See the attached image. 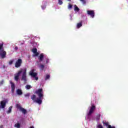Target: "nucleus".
Segmentation results:
<instances>
[{
    "label": "nucleus",
    "mask_w": 128,
    "mask_h": 128,
    "mask_svg": "<svg viewBox=\"0 0 128 128\" xmlns=\"http://www.w3.org/2000/svg\"><path fill=\"white\" fill-rule=\"evenodd\" d=\"M46 64H48V60H46Z\"/></svg>",
    "instance_id": "f704fd0d"
},
{
    "label": "nucleus",
    "mask_w": 128,
    "mask_h": 128,
    "mask_svg": "<svg viewBox=\"0 0 128 128\" xmlns=\"http://www.w3.org/2000/svg\"><path fill=\"white\" fill-rule=\"evenodd\" d=\"M68 2H72V0H67Z\"/></svg>",
    "instance_id": "c9c22d12"
},
{
    "label": "nucleus",
    "mask_w": 128,
    "mask_h": 128,
    "mask_svg": "<svg viewBox=\"0 0 128 128\" xmlns=\"http://www.w3.org/2000/svg\"><path fill=\"white\" fill-rule=\"evenodd\" d=\"M16 94L18 96H22V91L20 89H18L16 90Z\"/></svg>",
    "instance_id": "4468645a"
},
{
    "label": "nucleus",
    "mask_w": 128,
    "mask_h": 128,
    "mask_svg": "<svg viewBox=\"0 0 128 128\" xmlns=\"http://www.w3.org/2000/svg\"><path fill=\"white\" fill-rule=\"evenodd\" d=\"M24 96L26 98H28V96H30V93H28L27 94H25Z\"/></svg>",
    "instance_id": "7c9ffc66"
},
{
    "label": "nucleus",
    "mask_w": 128,
    "mask_h": 128,
    "mask_svg": "<svg viewBox=\"0 0 128 128\" xmlns=\"http://www.w3.org/2000/svg\"><path fill=\"white\" fill-rule=\"evenodd\" d=\"M80 2H82V4H86V0H80Z\"/></svg>",
    "instance_id": "393cba45"
},
{
    "label": "nucleus",
    "mask_w": 128,
    "mask_h": 128,
    "mask_svg": "<svg viewBox=\"0 0 128 128\" xmlns=\"http://www.w3.org/2000/svg\"><path fill=\"white\" fill-rule=\"evenodd\" d=\"M36 96L34 94L32 95L31 96V98L32 100H34V102H36Z\"/></svg>",
    "instance_id": "f3484780"
},
{
    "label": "nucleus",
    "mask_w": 128,
    "mask_h": 128,
    "mask_svg": "<svg viewBox=\"0 0 128 128\" xmlns=\"http://www.w3.org/2000/svg\"><path fill=\"white\" fill-rule=\"evenodd\" d=\"M21 74H22V77L21 78V80H24V82H26V80H28V79L26 78V68L20 69V70L16 74H14V80H16V82L18 81V80H20V76Z\"/></svg>",
    "instance_id": "f257e3e1"
},
{
    "label": "nucleus",
    "mask_w": 128,
    "mask_h": 128,
    "mask_svg": "<svg viewBox=\"0 0 128 128\" xmlns=\"http://www.w3.org/2000/svg\"><path fill=\"white\" fill-rule=\"evenodd\" d=\"M12 106L9 107L8 110L7 111V114H10L12 112Z\"/></svg>",
    "instance_id": "a211bd4d"
},
{
    "label": "nucleus",
    "mask_w": 128,
    "mask_h": 128,
    "mask_svg": "<svg viewBox=\"0 0 128 128\" xmlns=\"http://www.w3.org/2000/svg\"><path fill=\"white\" fill-rule=\"evenodd\" d=\"M29 76H31L32 78H34L36 80H38V77H36V76H38V73L34 72V70L29 72Z\"/></svg>",
    "instance_id": "20e7f679"
},
{
    "label": "nucleus",
    "mask_w": 128,
    "mask_h": 128,
    "mask_svg": "<svg viewBox=\"0 0 128 128\" xmlns=\"http://www.w3.org/2000/svg\"><path fill=\"white\" fill-rule=\"evenodd\" d=\"M40 68L41 70H44V65L41 64L40 66Z\"/></svg>",
    "instance_id": "a878e982"
},
{
    "label": "nucleus",
    "mask_w": 128,
    "mask_h": 128,
    "mask_svg": "<svg viewBox=\"0 0 128 128\" xmlns=\"http://www.w3.org/2000/svg\"><path fill=\"white\" fill-rule=\"evenodd\" d=\"M104 126H106L107 128H116L114 126H111L108 124V122H103Z\"/></svg>",
    "instance_id": "9d476101"
},
{
    "label": "nucleus",
    "mask_w": 128,
    "mask_h": 128,
    "mask_svg": "<svg viewBox=\"0 0 128 128\" xmlns=\"http://www.w3.org/2000/svg\"><path fill=\"white\" fill-rule=\"evenodd\" d=\"M10 84H11V92H12V94H14V90H16V86L14 85V84L12 81H10Z\"/></svg>",
    "instance_id": "1a4fd4ad"
},
{
    "label": "nucleus",
    "mask_w": 128,
    "mask_h": 128,
    "mask_svg": "<svg viewBox=\"0 0 128 128\" xmlns=\"http://www.w3.org/2000/svg\"><path fill=\"white\" fill-rule=\"evenodd\" d=\"M96 128H104V127L102 126V124H99L97 125Z\"/></svg>",
    "instance_id": "c85d7f7f"
},
{
    "label": "nucleus",
    "mask_w": 128,
    "mask_h": 128,
    "mask_svg": "<svg viewBox=\"0 0 128 128\" xmlns=\"http://www.w3.org/2000/svg\"><path fill=\"white\" fill-rule=\"evenodd\" d=\"M94 110H96V106L92 104L89 112L88 113V116H91V114L94 113Z\"/></svg>",
    "instance_id": "423d86ee"
},
{
    "label": "nucleus",
    "mask_w": 128,
    "mask_h": 128,
    "mask_svg": "<svg viewBox=\"0 0 128 128\" xmlns=\"http://www.w3.org/2000/svg\"><path fill=\"white\" fill-rule=\"evenodd\" d=\"M14 49H15V50H18V46H16Z\"/></svg>",
    "instance_id": "473e14b6"
},
{
    "label": "nucleus",
    "mask_w": 128,
    "mask_h": 128,
    "mask_svg": "<svg viewBox=\"0 0 128 128\" xmlns=\"http://www.w3.org/2000/svg\"><path fill=\"white\" fill-rule=\"evenodd\" d=\"M58 4L60 6H62L64 2H62V0H58Z\"/></svg>",
    "instance_id": "4be33fe9"
},
{
    "label": "nucleus",
    "mask_w": 128,
    "mask_h": 128,
    "mask_svg": "<svg viewBox=\"0 0 128 128\" xmlns=\"http://www.w3.org/2000/svg\"><path fill=\"white\" fill-rule=\"evenodd\" d=\"M68 10H72V4H69L68 6Z\"/></svg>",
    "instance_id": "b1692460"
},
{
    "label": "nucleus",
    "mask_w": 128,
    "mask_h": 128,
    "mask_svg": "<svg viewBox=\"0 0 128 128\" xmlns=\"http://www.w3.org/2000/svg\"><path fill=\"white\" fill-rule=\"evenodd\" d=\"M22 64V60L20 58H18L15 63V68H20Z\"/></svg>",
    "instance_id": "39448f33"
},
{
    "label": "nucleus",
    "mask_w": 128,
    "mask_h": 128,
    "mask_svg": "<svg viewBox=\"0 0 128 128\" xmlns=\"http://www.w3.org/2000/svg\"><path fill=\"white\" fill-rule=\"evenodd\" d=\"M4 128V126L0 125V128Z\"/></svg>",
    "instance_id": "72a5a7b5"
},
{
    "label": "nucleus",
    "mask_w": 128,
    "mask_h": 128,
    "mask_svg": "<svg viewBox=\"0 0 128 128\" xmlns=\"http://www.w3.org/2000/svg\"><path fill=\"white\" fill-rule=\"evenodd\" d=\"M74 10L76 12H78L80 10V8H78V6H76V5H74Z\"/></svg>",
    "instance_id": "aec40b11"
},
{
    "label": "nucleus",
    "mask_w": 128,
    "mask_h": 128,
    "mask_svg": "<svg viewBox=\"0 0 128 128\" xmlns=\"http://www.w3.org/2000/svg\"><path fill=\"white\" fill-rule=\"evenodd\" d=\"M32 52H34V56H38L40 55V53L38 52V49L36 48H33L32 50Z\"/></svg>",
    "instance_id": "6e6552de"
},
{
    "label": "nucleus",
    "mask_w": 128,
    "mask_h": 128,
    "mask_svg": "<svg viewBox=\"0 0 128 128\" xmlns=\"http://www.w3.org/2000/svg\"><path fill=\"white\" fill-rule=\"evenodd\" d=\"M6 56V51H3L2 53H0V56L2 58H4Z\"/></svg>",
    "instance_id": "f8f14e48"
},
{
    "label": "nucleus",
    "mask_w": 128,
    "mask_h": 128,
    "mask_svg": "<svg viewBox=\"0 0 128 128\" xmlns=\"http://www.w3.org/2000/svg\"><path fill=\"white\" fill-rule=\"evenodd\" d=\"M81 26H82V22H81L77 24L76 28H81Z\"/></svg>",
    "instance_id": "dca6fc26"
},
{
    "label": "nucleus",
    "mask_w": 128,
    "mask_h": 128,
    "mask_svg": "<svg viewBox=\"0 0 128 128\" xmlns=\"http://www.w3.org/2000/svg\"><path fill=\"white\" fill-rule=\"evenodd\" d=\"M26 88L27 90H30V88H32V86H30V85H26Z\"/></svg>",
    "instance_id": "cd10ccee"
},
{
    "label": "nucleus",
    "mask_w": 128,
    "mask_h": 128,
    "mask_svg": "<svg viewBox=\"0 0 128 128\" xmlns=\"http://www.w3.org/2000/svg\"><path fill=\"white\" fill-rule=\"evenodd\" d=\"M13 62H14V60H10L8 64H9L12 65V64H13Z\"/></svg>",
    "instance_id": "c756f323"
},
{
    "label": "nucleus",
    "mask_w": 128,
    "mask_h": 128,
    "mask_svg": "<svg viewBox=\"0 0 128 128\" xmlns=\"http://www.w3.org/2000/svg\"><path fill=\"white\" fill-rule=\"evenodd\" d=\"M50 76L49 74L46 75L45 80H50Z\"/></svg>",
    "instance_id": "5701e85b"
},
{
    "label": "nucleus",
    "mask_w": 128,
    "mask_h": 128,
    "mask_svg": "<svg viewBox=\"0 0 128 128\" xmlns=\"http://www.w3.org/2000/svg\"><path fill=\"white\" fill-rule=\"evenodd\" d=\"M35 94H38L39 98H37V100L34 102L41 104L42 102V100L44 99V91H42V88L38 89L36 91Z\"/></svg>",
    "instance_id": "f03ea898"
},
{
    "label": "nucleus",
    "mask_w": 128,
    "mask_h": 128,
    "mask_svg": "<svg viewBox=\"0 0 128 128\" xmlns=\"http://www.w3.org/2000/svg\"><path fill=\"white\" fill-rule=\"evenodd\" d=\"M38 60L40 62H42L44 60V54H41L38 56Z\"/></svg>",
    "instance_id": "ddd939ff"
},
{
    "label": "nucleus",
    "mask_w": 128,
    "mask_h": 128,
    "mask_svg": "<svg viewBox=\"0 0 128 128\" xmlns=\"http://www.w3.org/2000/svg\"><path fill=\"white\" fill-rule=\"evenodd\" d=\"M0 52H4V42L0 44Z\"/></svg>",
    "instance_id": "2eb2a0df"
},
{
    "label": "nucleus",
    "mask_w": 128,
    "mask_h": 128,
    "mask_svg": "<svg viewBox=\"0 0 128 128\" xmlns=\"http://www.w3.org/2000/svg\"><path fill=\"white\" fill-rule=\"evenodd\" d=\"M6 102L4 100L1 101L0 108H6Z\"/></svg>",
    "instance_id": "9b49d317"
},
{
    "label": "nucleus",
    "mask_w": 128,
    "mask_h": 128,
    "mask_svg": "<svg viewBox=\"0 0 128 128\" xmlns=\"http://www.w3.org/2000/svg\"><path fill=\"white\" fill-rule=\"evenodd\" d=\"M96 120H100V114H98L96 117Z\"/></svg>",
    "instance_id": "412c9836"
},
{
    "label": "nucleus",
    "mask_w": 128,
    "mask_h": 128,
    "mask_svg": "<svg viewBox=\"0 0 128 128\" xmlns=\"http://www.w3.org/2000/svg\"><path fill=\"white\" fill-rule=\"evenodd\" d=\"M14 128H20V124L16 123L14 124Z\"/></svg>",
    "instance_id": "6ab92c4d"
},
{
    "label": "nucleus",
    "mask_w": 128,
    "mask_h": 128,
    "mask_svg": "<svg viewBox=\"0 0 128 128\" xmlns=\"http://www.w3.org/2000/svg\"><path fill=\"white\" fill-rule=\"evenodd\" d=\"M41 8L42 10H46V6H41Z\"/></svg>",
    "instance_id": "2f4dec72"
},
{
    "label": "nucleus",
    "mask_w": 128,
    "mask_h": 128,
    "mask_svg": "<svg viewBox=\"0 0 128 128\" xmlns=\"http://www.w3.org/2000/svg\"><path fill=\"white\" fill-rule=\"evenodd\" d=\"M87 14L90 16L91 18H94V11L92 10H87Z\"/></svg>",
    "instance_id": "0eeeda50"
},
{
    "label": "nucleus",
    "mask_w": 128,
    "mask_h": 128,
    "mask_svg": "<svg viewBox=\"0 0 128 128\" xmlns=\"http://www.w3.org/2000/svg\"><path fill=\"white\" fill-rule=\"evenodd\" d=\"M16 108H18V110H20V112H22L24 114H26L28 112L26 111V110L22 107L19 104H16Z\"/></svg>",
    "instance_id": "7ed1b4c3"
},
{
    "label": "nucleus",
    "mask_w": 128,
    "mask_h": 128,
    "mask_svg": "<svg viewBox=\"0 0 128 128\" xmlns=\"http://www.w3.org/2000/svg\"><path fill=\"white\" fill-rule=\"evenodd\" d=\"M4 84V80H2L0 82V86H2Z\"/></svg>",
    "instance_id": "bb28decb"
}]
</instances>
